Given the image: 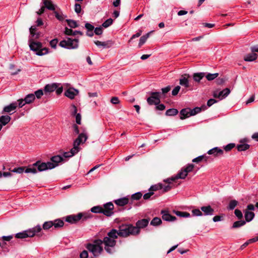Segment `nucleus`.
Instances as JSON below:
<instances>
[{"label":"nucleus","mask_w":258,"mask_h":258,"mask_svg":"<svg viewBox=\"0 0 258 258\" xmlns=\"http://www.w3.org/2000/svg\"><path fill=\"white\" fill-rule=\"evenodd\" d=\"M162 219L166 221H174L176 220V217L169 214L167 211H162Z\"/></svg>","instance_id":"nucleus-19"},{"label":"nucleus","mask_w":258,"mask_h":258,"mask_svg":"<svg viewBox=\"0 0 258 258\" xmlns=\"http://www.w3.org/2000/svg\"><path fill=\"white\" fill-rule=\"evenodd\" d=\"M35 96H36L37 98H40L41 96L43 95V92L42 90H38L35 92L34 93Z\"/></svg>","instance_id":"nucleus-64"},{"label":"nucleus","mask_w":258,"mask_h":258,"mask_svg":"<svg viewBox=\"0 0 258 258\" xmlns=\"http://www.w3.org/2000/svg\"><path fill=\"white\" fill-rule=\"evenodd\" d=\"M235 146L234 143H230L224 147V149L226 152H229Z\"/></svg>","instance_id":"nucleus-56"},{"label":"nucleus","mask_w":258,"mask_h":258,"mask_svg":"<svg viewBox=\"0 0 258 258\" xmlns=\"http://www.w3.org/2000/svg\"><path fill=\"white\" fill-rule=\"evenodd\" d=\"M249 145L247 144H241L237 146V149L238 151H244L249 148Z\"/></svg>","instance_id":"nucleus-36"},{"label":"nucleus","mask_w":258,"mask_h":258,"mask_svg":"<svg viewBox=\"0 0 258 258\" xmlns=\"http://www.w3.org/2000/svg\"><path fill=\"white\" fill-rule=\"evenodd\" d=\"M187 175V174L182 168L175 176H172L170 178L164 179V181L168 183H171L172 182L175 181L176 179L185 178Z\"/></svg>","instance_id":"nucleus-10"},{"label":"nucleus","mask_w":258,"mask_h":258,"mask_svg":"<svg viewBox=\"0 0 258 258\" xmlns=\"http://www.w3.org/2000/svg\"><path fill=\"white\" fill-rule=\"evenodd\" d=\"M114 203L118 206L123 207L129 203V199L123 197L114 201Z\"/></svg>","instance_id":"nucleus-20"},{"label":"nucleus","mask_w":258,"mask_h":258,"mask_svg":"<svg viewBox=\"0 0 258 258\" xmlns=\"http://www.w3.org/2000/svg\"><path fill=\"white\" fill-rule=\"evenodd\" d=\"M191 109L189 108H186L182 109L180 111V118L181 119H185V118L191 116Z\"/></svg>","instance_id":"nucleus-18"},{"label":"nucleus","mask_w":258,"mask_h":258,"mask_svg":"<svg viewBox=\"0 0 258 258\" xmlns=\"http://www.w3.org/2000/svg\"><path fill=\"white\" fill-rule=\"evenodd\" d=\"M150 96L147 99L148 103L150 105H158L160 102V93L159 92H151Z\"/></svg>","instance_id":"nucleus-8"},{"label":"nucleus","mask_w":258,"mask_h":258,"mask_svg":"<svg viewBox=\"0 0 258 258\" xmlns=\"http://www.w3.org/2000/svg\"><path fill=\"white\" fill-rule=\"evenodd\" d=\"M34 166L37 167L38 171L41 172L45 171L47 169H52L56 167V165L53 164L51 162H47V163L41 162L40 161H38L33 164Z\"/></svg>","instance_id":"nucleus-7"},{"label":"nucleus","mask_w":258,"mask_h":258,"mask_svg":"<svg viewBox=\"0 0 258 258\" xmlns=\"http://www.w3.org/2000/svg\"><path fill=\"white\" fill-rule=\"evenodd\" d=\"M208 158L209 157L208 156H207L205 155H203L199 156L194 158V159H192V161L193 162H195V163H199L203 160L207 161Z\"/></svg>","instance_id":"nucleus-32"},{"label":"nucleus","mask_w":258,"mask_h":258,"mask_svg":"<svg viewBox=\"0 0 258 258\" xmlns=\"http://www.w3.org/2000/svg\"><path fill=\"white\" fill-rule=\"evenodd\" d=\"M29 42L30 49L35 52L37 55L42 56L48 53V49L46 47L42 48L41 42L35 41L32 39H30Z\"/></svg>","instance_id":"nucleus-3"},{"label":"nucleus","mask_w":258,"mask_h":258,"mask_svg":"<svg viewBox=\"0 0 258 258\" xmlns=\"http://www.w3.org/2000/svg\"><path fill=\"white\" fill-rule=\"evenodd\" d=\"M79 94V91L73 88L68 89L64 92V95L71 99H74Z\"/></svg>","instance_id":"nucleus-14"},{"label":"nucleus","mask_w":258,"mask_h":258,"mask_svg":"<svg viewBox=\"0 0 258 258\" xmlns=\"http://www.w3.org/2000/svg\"><path fill=\"white\" fill-rule=\"evenodd\" d=\"M25 104H27V103L24 99H20L18 100L17 106H18L19 108L22 107Z\"/></svg>","instance_id":"nucleus-59"},{"label":"nucleus","mask_w":258,"mask_h":258,"mask_svg":"<svg viewBox=\"0 0 258 258\" xmlns=\"http://www.w3.org/2000/svg\"><path fill=\"white\" fill-rule=\"evenodd\" d=\"M78 153V152L75 148H72L70 151L64 152L63 154V157L64 158L72 157Z\"/></svg>","instance_id":"nucleus-27"},{"label":"nucleus","mask_w":258,"mask_h":258,"mask_svg":"<svg viewBox=\"0 0 258 258\" xmlns=\"http://www.w3.org/2000/svg\"><path fill=\"white\" fill-rule=\"evenodd\" d=\"M202 110L201 108L200 107H195L192 109H191V115H195L197 113H200Z\"/></svg>","instance_id":"nucleus-58"},{"label":"nucleus","mask_w":258,"mask_h":258,"mask_svg":"<svg viewBox=\"0 0 258 258\" xmlns=\"http://www.w3.org/2000/svg\"><path fill=\"white\" fill-rule=\"evenodd\" d=\"M194 168V165L192 164H190L187 165L186 167H183L182 169L188 174L189 172H190L192 171Z\"/></svg>","instance_id":"nucleus-51"},{"label":"nucleus","mask_w":258,"mask_h":258,"mask_svg":"<svg viewBox=\"0 0 258 258\" xmlns=\"http://www.w3.org/2000/svg\"><path fill=\"white\" fill-rule=\"evenodd\" d=\"M149 222V219H142L141 220H138L136 224V226L135 228H136L138 231H137V235H138L140 232V229L141 228H144L148 226Z\"/></svg>","instance_id":"nucleus-11"},{"label":"nucleus","mask_w":258,"mask_h":258,"mask_svg":"<svg viewBox=\"0 0 258 258\" xmlns=\"http://www.w3.org/2000/svg\"><path fill=\"white\" fill-rule=\"evenodd\" d=\"M257 57V54L252 52L251 53L246 54L244 57V60L246 61H252L255 60Z\"/></svg>","instance_id":"nucleus-22"},{"label":"nucleus","mask_w":258,"mask_h":258,"mask_svg":"<svg viewBox=\"0 0 258 258\" xmlns=\"http://www.w3.org/2000/svg\"><path fill=\"white\" fill-rule=\"evenodd\" d=\"M52 222L53 223V226H54L55 228H59L62 227L64 225L63 221L59 219L52 221Z\"/></svg>","instance_id":"nucleus-29"},{"label":"nucleus","mask_w":258,"mask_h":258,"mask_svg":"<svg viewBox=\"0 0 258 258\" xmlns=\"http://www.w3.org/2000/svg\"><path fill=\"white\" fill-rule=\"evenodd\" d=\"M30 33L32 36L35 38H38L40 34L39 33H36V26H31L30 29Z\"/></svg>","instance_id":"nucleus-34"},{"label":"nucleus","mask_w":258,"mask_h":258,"mask_svg":"<svg viewBox=\"0 0 258 258\" xmlns=\"http://www.w3.org/2000/svg\"><path fill=\"white\" fill-rule=\"evenodd\" d=\"M246 223L245 221L243 220H240L235 222L233 225H232V228H239L241 226H243Z\"/></svg>","instance_id":"nucleus-44"},{"label":"nucleus","mask_w":258,"mask_h":258,"mask_svg":"<svg viewBox=\"0 0 258 258\" xmlns=\"http://www.w3.org/2000/svg\"><path fill=\"white\" fill-rule=\"evenodd\" d=\"M41 229V227L40 225H37L32 228L17 233L15 237L17 238L20 239L32 237L34 236L36 233L40 232Z\"/></svg>","instance_id":"nucleus-5"},{"label":"nucleus","mask_w":258,"mask_h":258,"mask_svg":"<svg viewBox=\"0 0 258 258\" xmlns=\"http://www.w3.org/2000/svg\"><path fill=\"white\" fill-rule=\"evenodd\" d=\"M56 89V86L55 84L47 85L44 88V92L46 94L47 92H52Z\"/></svg>","instance_id":"nucleus-30"},{"label":"nucleus","mask_w":258,"mask_h":258,"mask_svg":"<svg viewBox=\"0 0 258 258\" xmlns=\"http://www.w3.org/2000/svg\"><path fill=\"white\" fill-rule=\"evenodd\" d=\"M174 213L175 214L180 217H190V214L186 212H181V211H174Z\"/></svg>","instance_id":"nucleus-35"},{"label":"nucleus","mask_w":258,"mask_h":258,"mask_svg":"<svg viewBox=\"0 0 258 258\" xmlns=\"http://www.w3.org/2000/svg\"><path fill=\"white\" fill-rule=\"evenodd\" d=\"M184 76H182L179 80V84L180 85L184 86L185 88H188L189 87V81Z\"/></svg>","instance_id":"nucleus-26"},{"label":"nucleus","mask_w":258,"mask_h":258,"mask_svg":"<svg viewBox=\"0 0 258 258\" xmlns=\"http://www.w3.org/2000/svg\"><path fill=\"white\" fill-rule=\"evenodd\" d=\"M219 76L218 73H214V74H211V73H208L206 74L205 73V77L206 78V79L208 81H212L214 80L215 79L217 78Z\"/></svg>","instance_id":"nucleus-39"},{"label":"nucleus","mask_w":258,"mask_h":258,"mask_svg":"<svg viewBox=\"0 0 258 258\" xmlns=\"http://www.w3.org/2000/svg\"><path fill=\"white\" fill-rule=\"evenodd\" d=\"M53 13L54 14L55 17L57 20L60 21H62L64 20V17L61 12L59 13L55 11L53 12Z\"/></svg>","instance_id":"nucleus-47"},{"label":"nucleus","mask_w":258,"mask_h":258,"mask_svg":"<svg viewBox=\"0 0 258 258\" xmlns=\"http://www.w3.org/2000/svg\"><path fill=\"white\" fill-rule=\"evenodd\" d=\"M234 214L238 219H241L243 217V215L241 211L238 209H236L235 210Z\"/></svg>","instance_id":"nucleus-60"},{"label":"nucleus","mask_w":258,"mask_h":258,"mask_svg":"<svg viewBox=\"0 0 258 258\" xmlns=\"http://www.w3.org/2000/svg\"><path fill=\"white\" fill-rule=\"evenodd\" d=\"M142 196L143 194L141 192H138L132 195L131 199L132 200H139L142 198Z\"/></svg>","instance_id":"nucleus-49"},{"label":"nucleus","mask_w":258,"mask_h":258,"mask_svg":"<svg viewBox=\"0 0 258 258\" xmlns=\"http://www.w3.org/2000/svg\"><path fill=\"white\" fill-rule=\"evenodd\" d=\"M101 239H96L92 243L87 244L86 248L94 256H98L103 252Z\"/></svg>","instance_id":"nucleus-4"},{"label":"nucleus","mask_w":258,"mask_h":258,"mask_svg":"<svg viewBox=\"0 0 258 258\" xmlns=\"http://www.w3.org/2000/svg\"><path fill=\"white\" fill-rule=\"evenodd\" d=\"M117 238L116 229H112L107 233L103 240H101L102 244L104 245V249L107 253L112 254L115 251L116 239Z\"/></svg>","instance_id":"nucleus-1"},{"label":"nucleus","mask_w":258,"mask_h":258,"mask_svg":"<svg viewBox=\"0 0 258 258\" xmlns=\"http://www.w3.org/2000/svg\"><path fill=\"white\" fill-rule=\"evenodd\" d=\"M162 223V221L160 218L158 217L154 218L151 221L150 224L153 226L159 225Z\"/></svg>","instance_id":"nucleus-45"},{"label":"nucleus","mask_w":258,"mask_h":258,"mask_svg":"<svg viewBox=\"0 0 258 258\" xmlns=\"http://www.w3.org/2000/svg\"><path fill=\"white\" fill-rule=\"evenodd\" d=\"M219 93L221 96L220 99H222L226 97L230 94V90L229 88H226Z\"/></svg>","instance_id":"nucleus-37"},{"label":"nucleus","mask_w":258,"mask_h":258,"mask_svg":"<svg viewBox=\"0 0 258 258\" xmlns=\"http://www.w3.org/2000/svg\"><path fill=\"white\" fill-rule=\"evenodd\" d=\"M238 202L235 200H232L230 202L228 209L230 210H233L235 207L237 205Z\"/></svg>","instance_id":"nucleus-48"},{"label":"nucleus","mask_w":258,"mask_h":258,"mask_svg":"<svg viewBox=\"0 0 258 258\" xmlns=\"http://www.w3.org/2000/svg\"><path fill=\"white\" fill-rule=\"evenodd\" d=\"M82 213V217L81 219L82 221H86L87 220L91 218L92 217V215L91 213Z\"/></svg>","instance_id":"nucleus-52"},{"label":"nucleus","mask_w":258,"mask_h":258,"mask_svg":"<svg viewBox=\"0 0 258 258\" xmlns=\"http://www.w3.org/2000/svg\"><path fill=\"white\" fill-rule=\"evenodd\" d=\"M37 169L35 166H34L33 164L32 166H29L27 168H25V173H32L35 174L37 173Z\"/></svg>","instance_id":"nucleus-38"},{"label":"nucleus","mask_w":258,"mask_h":258,"mask_svg":"<svg viewBox=\"0 0 258 258\" xmlns=\"http://www.w3.org/2000/svg\"><path fill=\"white\" fill-rule=\"evenodd\" d=\"M17 107V102H14L9 105L6 106L2 111V113H8L10 114H13L15 112V110Z\"/></svg>","instance_id":"nucleus-12"},{"label":"nucleus","mask_w":258,"mask_h":258,"mask_svg":"<svg viewBox=\"0 0 258 258\" xmlns=\"http://www.w3.org/2000/svg\"><path fill=\"white\" fill-rule=\"evenodd\" d=\"M59 46L68 49H77L79 47V39L67 38L59 42Z\"/></svg>","instance_id":"nucleus-6"},{"label":"nucleus","mask_w":258,"mask_h":258,"mask_svg":"<svg viewBox=\"0 0 258 258\" xmlns=\"http://www.w3.org/2000/svg\"><path fill=\"white\" fill-rule=\"evenodd\" d=\"M78 138H80V141H81L83 143H84L88 139V136L86 134L83 133L80 134Z\"/></svg>","instance_id":"nucleus-55"},{"label":"nucleus","mask_w":258,"mask_h":258,"mask_svg":"<svg viewBox=\"0 0 258 258\" xmlns=\"http://www.w3.org/2000/svg\"><path fill=\"white\" fill-rule=\"evenodd\" d=\"M180 89V87L179 86H176L172 91V95L173 96H176V95H177Z\"/></svg>","instance_id":"nucleus-63"},{"label":"nucleus","mask_w":258,"mask_h":258,"mask_svg":"<svg viewBox=\"0 0 258 258\" xmlns=\"http://www.w3.org/2000/svg\"><path fill=\"white\" fill-rule=\"evenodd\" d=\"M35 99V96L34 94H29L26 96L24 99L27 104L32 103Z\"/></svg>","instance_id":"nucleus-33"},{"label":"nucleus","mask_w":258,"mask_h":258,"mask_svg":"<svg viewBox=\"0 0 258 258\" xmlns=\"http://www.w3.org/2000/svg\"><path fill=\"white\" fill-rule=\"evenodd\" d=\"M94 43L98 47H102L103 48H109L111 45V42L110 41L102 42L97 40L95 41Z\"/></svg>","instance_id":"nucleus-21"},{"label":"nucleus","mask_w":258,"mask_h":258,"mask_svg":"<svg viewBox=\"0 0 258 258\" xmlns=\"http://www.w3.org/2000/svg\"><path fill=\"white\" fill-rule=\"evenodd\" d=\"M192 214L194 216H202L203 215L202 211L198 209H194L191 211Z\"/></svg>","instance_id":"nucleus-54"},{"label":"nucleus","mask_w":258,"mask_h":258,"mask_svg":"<svg viewBox=\"0 0 258 258\" xmlns=\"http://www.w3.org/2000/svg\"><path fill=\"white\" fill-rule=\"evenodd\" d=\"M103 214L107 217H110L114 214V205L111 202H108L103 205Z\"/></svg>","instance_id":"nucleus-9"},{"label":"nucleus","mask_w":258,"mask_h":258,"mask_svg":"<svg viewBox=\"0 0 258 258\" xmlns=\"http://www.w3.org/2000/svg\"><path fill=\"white\" fill-rule=\"evenodd\" d=\"M66 21L67 22L68 25L71 28H75L78 27V25L76 21L68 19Z\"/></svg>","instance_id":"nucleus-46"},{"label":"nucleus","mask_w":258,"mask_h":258,"mask_svg":"<svg viewBox=\"0 0 258 258\" xmlns=\"http://www.w3.org/2000/svg\"><path fill=\"white\" fill-rule=\"evenodd\" d=\"M25 167H20L18 168H15L14 169L12 170V171L17 173H22L23 172H25Z\"/></svg>","instance_id":"nucleus-57"},{"label":"nucleus","mask_w":258,"mask_h":258,"mask_svg":"<svg viewBox=\"0 0 258 258\" xmlns=\"http://www.w3.org/2000/svg\"><path fill=\"white\" fill-rule=\"evenodd\" d=\"M51 162L53 164V165H56V167L58 166V164L59 162H61L63 161V157L59 156V155H56L53 156L51 158Z\"/></svg>","instance_id":"nucleus-24"},{"label":"nucleus","mask_w":258,"mask_h":258,"mask_svg":"<svg viewBox=\"0 0 258 258\" xmlns=\"http://www.w3.org/2000/svg\"><path fill=\"white\" fill-rule=\"evenodd\" d=\"M91 211L94 213H102L103 214V207L101 206H94L91 209Z\"/></svg>","instance_id":"nucleus-42"},{"label":"nucleus","mask_w":258,"mask_h":258,"mask_svg":"<svg viewBox=\"0 0 258 258\" xmlns=\"http://www.w3.org/2000/svg\"><path fill=\"white\" fill-rule=\"evenodd\" d=\"M137 231L132 224H121L118 226V230L116 229V236L117 237H127L130 235H137Z\"/></svg>","instance_id":"nucleus-2"},{"label":"nucleus","mask_w":258,"mask_h":258,"mask_svg":"<svg viewBox=\"0 0 258 258\" xmlns=\"http://www.w3.org/2000/svg\"><path fill=\"white\" fill-rule=\"evenodd\" d=\"M85 28L87 29L88 30V32H90V31H93L94 29V27L91 24L89 23H86L85 24Z\"/></svg>","instance_id":"nucleus-62"},{"label":"nucleus","mask_w":258,"mask_h":258,"mask_svg":"<svg viewBox=\"0 0 258 258\" xmlns=\"http://www.w3.org/2000/svg\"><path fill=\"white\" fill-rule=\"evenodd\" d=\"M152 32V31L148 33L145 35L142 36L139 41V47H141L146 41L147 39L148 38V37L150 36V33Z\"/></svg>","instance_id":"nucleus-31"},{"label":"nucleus","mask_w":258,"mask_h":258,"mask_svg":"<svg viewBox=\"0 0 258 258\" xmlns=\"http://www.w3.org/2000/svg\"><path fill=\"white\" fill-rule=\"evenodd\" d=\"M254 213L252 211H244V217L246 222L251 221L254 217Z\"/></svg>","instance_id":"nucleus-23"},{"label":"nucleus","mask_w":258,"mask_h":258,"mask_svg":"<svg viewBox=\"0 0 258 258\" xmlns=\"http://www.w3.org/2000/svg\"><path fill=\"white\" fill-rule=\"evenodd\" d=\"M83 143L80 141V138H77L74 142L73 148H75L77 151L79 152L80 150L79 145Z\"/></svg>","instance_id":"nucleus-43"},{"label":"nucleus","mask_w":258,"mask_h":258,"mask_svg":"<svg viewBox=\"0 0 258 258\" xmlns=\"http://www.w3.org/2000/svg\"><path fill=\"white\" fill-rule=\"evenodd\" d=\"M207 153L217 157L223 155L224 154V151L218 147H214L209 150Z\"/></svg>","instance_id":"nucleus-15"},{"label":"nucleus","mask_w":258,"mask_h":258,"mask_svg":"<svg viewBox=\"0 0 258 258\" xmlns=\"http://www.w3.org/2000/svg\"><path fill=\"white\" fill-rule=\"evenodd\" d=\"M42 1L44 5L43 7H45V9H47L53 12L55 11V8L56 6L52 3L51 0H42Z\"/></svg>","instance_id":"nucleus-16"},{"label":"nucleus","mask_w":258,"mask_h":258,"mask_svg":"<svg viewBox=\"0 0 258 258\" xmlns=\"http://www.w3.org/2000/svg\"><path fill=\"white\" fill-rule=\"evenodd\" d=\"M205 73H197L193 75V79L195 81L200 82V81L205 77Z\"/></svg>","instance_id":"nucleus-28"},{"label":"nucleus","mask_w":258,"mask_h":258,"mask_svg":"<svg viewBox=\"0 0 258 258\" xmlns=\"http://www.w3.org/2000/svg\"><path fill=\"white\" fill-rule=\"evenodd\" d=\"M201 210L205 216H211L214 213V210L210 206H203L201 208Z\"/></svg>","instance_id":"nucleus-17"},{"label":"nucleus","mask_w":258,"mask_h":258,"mask_svg":"<svg viewBox=\"0 0 258 258\" xmlns=\"http://www.w3.org/2000/svg\"><path fill=\"white\" fill-rule=\"evenodd\" d=\"M178 111L176 109L170 108L166 110L165 114L167 116H174L178 113Z\"/></svg>","instance_id":"nucleus-41"},{"label":"nucleus","mask_w":258,"mask_h":258,"mask_svg":"<svg viewBox=\"0 0 258 258\" xmlns=\"http://www.w3.org/2000/svg\"><path fill=\"white\" fill-rule=\"evenodd\" d=\"M82 213H80L77 215H72L68 216L66 218V221L71 224L76 223L81 219Z\"/></svg>","instance_id":"nucleus-13"},{"label":"nucleus","mask_w":258,"mask_h":258,"mask_svg":"<svg viewBox=\"0 0 258 258\" xmlns=\"http://www.w3.org/2000/svg\"><path fill=\"white\" fill-rule=\"evenodd\" d=\"M163 188V184L161 183H159L157 184L153 185L150 187L149 188V191H156L158 190L162 189Z\"/></svg>","instance_id":"nucleus-40"},{"label":"nucleus","mask_w":258,"mask_h":258,"mask_svg":"<svg viewBox=\"0 0 258 258\" xmlns=\"http://www.w3.org/2000/svg\"><path fill=\"white\" fill-rule=\"evenodd\" d=\"M53 226L52 221H47L43 224V229L44 230H48Z\"/></svg>","instance_id":"nucleus-50"},{"label":"nucleus","mask_w":258,"mask_h":258,"mask_svg":"<svg viewBox=\"0 0 258 258\" xmlns=\"http://www.w3.org/2000/svg\"><path fill=\"white\" fill-rule=\"evenodd\" d=\"M81 6L80 4L76 3L75 5V11L77 14H79L81 12Z\"/></svg>","instance_id":"nucleus-61"},{"label":"nucleus","mask_w":258,"mask_h":258,"mask_svg":"<svg viewBox=\"0 0 258 258\" xmlns=\"http://www.w3.org/2000/svg\"><path fill=\"white\" fill-rule=\"evenodd\" d=\"M113 23V20L111 18L108 19L102 24V27L107 28L110 26Z\"/></svg>","instance_id":"nucleus-53"},{"label":"nucleus","mask_w":258,"mask_h":258,"mask_svg":"<svg viewBox=\"0 0 258 258\" xmlns=\"http://www.w3.org/2000/svg\"><path fill=\"white\" fill-rule=\"evenodd\" d=\"M64 33L67 35H73V36H75L77 34H80V35H83V33L80 31H77V30L73 31L71 29H69L67 27L65 29Z\"/></svg>","instance_id":"nucleus-25"}]
</instances>
